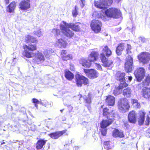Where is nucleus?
I'll return each instance as SVG.
<instances>
[{"mask_svg": "<svg viewBox=\"0 0 150 150\" xmlns=\"http://www.w3.org/2000/svg\"><path fill=\"white\" fill-rule=\"evenodd\" d=\"M112 0H100L99 1H95V6L96 7L100 9H104L111 4Z\"/></svg>", "mask_w": 150, "mask_h": 150, "instance_id": "nucleus-6", "label": "nucleus"}, {"mask_svg": "<svg viewBox=\"0 0 150 150\" xmlns=\"http://www.w3.org/2000/svg\"><path fill=\"white\" fill-rule=\"evenodd\" d=\"M32 102L34 104L35 106L37 108H38L37 104H40V102H39V100L35 98H33L32 100Z\"/></svg>", "mask_w": 150, "mask_h": 150, "instance_id": "nucleus-38", "label": "nucleus"}, {"mask_svg": "<svg viewBox=\"0 0 150 150\" xmlns=\"http://www.w3.org/2000/svg\"><path fill=\"white\" fill-rule=\"evenodd\" d=\"M145 113L144 112L141 111L140 112V117L138 119V122L139 125H142L144 123L145 119Z\"/></svg>", "mask_w": 150, "mask_h": 150, "instance_id": "nucleus-30", "label": "nucleus"}, {"mask_svg": "<svg viewBox=\"0 0 150 150\" xmlns=\"http://www.w3.org/2000/svg\"><path fill=\"white\" fill-rule=\"evenodd\" d=\"M66 24V22L63 21L62 23L60 25L61 30L64 35L67 37L71 38L74 36V32L72 30L70 29L69 27L67 26Z\"/></svg>", "mask_w": 150, "mask_h": 150, "instance_id": "nucleus-2", "label": "nucleus"}, {"mask_svg": "<svg viewBox=\"0 0 150 150\" xmlns=\"http://www.w3.org/2000/svg\"><path fill=\"white\" fill-rule=\"evenodd\" d=\"M84 71L88 77L91 79H94L98 76V73L94 69H84Z\"/></svg>", "mask_w": 150, "mask_h": 150, "instance_id": "nucleus-13", "label": "nucleus"}, {"mask_svg": "<svg viewBox=\"0 0 150 150\" xmlns=\"http://www.w3.org/2000/svg\"><path fill=\"white\" fill-rule=\"evenodd\" d=\"M112 52L108 47L106 45L103 49L102 53L100 54V59H104L107 58V57H109L111 55Z\"/></svg>", "mask_w": 150, "mask_h": 150, "instance_id": "nucleus-14", "label": "nucleus"}, {"mask_svg": "<svg viewBox=\"0 0 150 150\" xmlns=\"http://www.w3.org/2000/svg\"><path fill=\"white\" fill-rule=\"evenodd\" d=\"M19 8L22 10H26L30 7V0H23L19 3Z\"/></svg>", "mask_w": 150, "mask_h": 150, "instance_id": "nucleus-15", "label": "nucleus"}, {"mask_svg": "<svg viewBox=\"0 0 150 150\" xmlns=\"http://www.w3.org/2000/svg\"><path fill=\"white\" fill-rule=\"evenodd\" d=\"M34 60L38 64H39L44 61L45 57L41 53L38 52L35 54Z\"/></svg>", "mask_w": 150, "mask_h": 150, "instance_id": "nucleus-16", "label": "nucleus"}, {"mask_svg": "<svg viewBox=\"0 0 150 150\" xmlns=\"http://www.w3.org/2000/svg\"><path fill=\"white\" fill-rule=\"evenodd\" d=\"M63 110H61L60 111H61V112H62V111H63Z\"/></svg>", "mask_w": 150, "mask_h": 150, "instance_id": "nucleus-62", "label": "nucleus"}, {"mask_svg": "<svg viewBox=\"0 0 150 150\" xmlns=\"http://www.w3.org/2000/svg\"><path fill=\"white\" fill-rule=\"evenodd\" d=\"M128 119L130 122L134 123L136 122V113L135 111H132L129 113Z\"/></svg>", "mask_w": 150, "mask_h": 150, "instance_id": "nucleus-19", "label": "nucleus"}, {"mask_svg": "<svg viewBox=\"0 0 150 150\" xmlns=\"http://www.w3.org/2000/svg\"><path fill=\"white\" fill-rule=\"evenodd\" d=\"M146 120L147 122H146V125H149V123L150 122V118L148 116L147 117Z\"/></svg>", "mask_w": 150, "mask_h": 150, "instance_id": "nucleus-51", "label": "nucleus"}, {"mask_svg": "<svg viewBox=\"0 0 150 150\" xmlns=\"http://www.w3.org/2000/svg\"><path fill=\"white\" fill-rule=\"evenodd\" d=\"M125 74L124 73H118L117 74L116 79L120 82V84L126 83L125 78Z\"/></svg>", "mask_w": 150, "mask_h": 150, "instance_id": "nucleus-25", "label": "nucleus"}, {"mask_svg": "<svg viewBox=\"0 0 150 150\" xmlns=\"http://www.w3.org/2000/svg\"><path fill=\"white\" fill-rule=\"evenodd\" d=\"M65 78L69 81L71 80L74 79L73 74L69 70H66L65 71Z\"/></svg>", "mask_w": 150, "mask_h": 150, "instance_id": "nucleus-29", "label": "nucleus"}, {"mask_svg": "<svg viewBox=\"0 0 150 150\" xmlns=\"http://www.w3.org/2000/svg\"><path fill=\"white\" fill-rule=\"evenodd\" d=\"M40 104L42 105L45 106V107H48L49 106H51V104L49 103H43L42 102H40Z\"/></svg>", "mask_w": 150, "mask_h": 150, "instance_id": "nucleus-46", "label": "nucleus"}, {"mask_svg": "<svg viewBox=\"0 0 150 150\" xmlns=\"http://www.w3.org/2000/svg\"><path fill=\"white\" fill-rule=\"evenodd\" d=\"M102 26L101 22L97 20H93L91 24V26L92 30L96 33L99 32L101 30Z\"/></svg>", "mask_w": 150, "mask_h": 150, "instance_id": "nucleus-11", "label": "nucleus"}, {"mask_svg": "<svg viewBox=\"0 0 150 150\" xmlns=\"http://www.w3.org/2000/svg\"><path fill=\"white\" fill-rule=\"evenodd\" d=\"M46 140L40 139L38 140L36 143V148L37 150L42 149L44 147Z\"/></svg>", "mask_w": 150, "mask_h": 150, "instance_id": "nucleus-22", "label": "nucleus"}, {"mask_svg": "<svg viewBox=\"0 0 150 150\" xmlns=\"http://www.w3.org/2000/svg\"><path fill=\"white\" fill-rule=\"evenodd\" d=\"M128 80L130 81L132 79V77L131 76H128Z\"/></svg>", "mask_w": 150, "mask_h": 150, "instance_id": "nucleus-57", "label": "nucleus"}, {"mask_svg": "<svg viewBox=\"0 0 150 150\" xmlns=\"http://www.w3.org/2000/svg\"><path fill=\"white\" fill-rule=\"evenodd\" d=\"M6 4H8L9 3V0H5Z\"/></svg>", "mask_w": 150, "mask_h": 150, "instance_id": "nucleus-58", "label": "nucleus"}, {"mask_svg": "<svg viewBox=\"0 0 150 150\" xmlns=\"http://www.w3.org/2000/svg\"><path fill=\"white\" fill-rule=\"evenodd\" d=\"M67 51L65 50H62L61 52V54L62 56L63 55H66L67 54Z\"/></svg>", "mask_w": 150, "mask_h": 150, "instance_id": "nucleus-53", "label": "nucleus"}, {"mask_svg": "<svg viewBox=\"0 0 150 150\" xmlns=\"http://www.w3.org/2000/svg\"><path fill=\"white\" fill-rule=\"evenodd\" d=\"M86 103L89 104L91 102V98L89 96L84 98Z\"/></svg>", "mask_w": 150, "mask_h": 150, "instance_id": "nucleus-47", "label": "nucleus"}, {"mask_svg": "<svg viewBox=\"0 0 150 150\" xmlns=\"http://www.w3.org/2000/svg\"><path fill=\"white\" fill-rule=\"evenodd\" d=\"M75 79L76 85L78 87L81 86L82 84L86 85L88 83V79L83 76L77 74L75 76Z\"/></svg>", "mask_w": 150, "mask_h": 150, "instance_id": "nucleus-8", "label": "nucleus"}, {"mask_svg": "<svg viewBox=\"0 0 150 150\" xmlns=\"http://www.w3.org/2000/svg\"><path fill=\"white\" fill-rule=\"evenodd\" d=\"M66 25L74 31H79L80 30V26L78 23L74 24L72 23H67Z\"/></svg>", "mask_w": 150, "mask_h": 150, "instance_id": "nucleus-24", "label": "nucleus"}, {"mask_svg": "<svg viewBox=\"0 0 150 150\" xmlns=\"http://www.w3.org/2000/svg\"><path fill=\"white\" fill-rule=\"evenodd\" d=\"M112 136L115 137H123L124 135L122 132H120L117 129H115L113 131Z\"/></svg>", "mask_w": 150, "mask_h": 150, "instance_id": "nucleus-31", "label": "nucleus"}, {"mask_svg": "<svg viewBox=\"0 0 150 150\" xmlns=\"http://www.w3.org/2000/svg\"><path fill=\"white\" fill-rule=\"evenodd\" d=\"M113 117L114 118V119H115H115L116 118H117L118 117V115L117 114H113Z\"/></svg>", "mask_w": 150, "mask_h": 150, "instance_id": "nucleus-54", "label": "nucleus"}, {"mask_svg": "<svg viewBox=\"0 0 150 150\" xmlns=\"http://www.w3.org/2000/svg\"><path fill=\"white\" fill-rule=\"evenodd\" d=\"M71 55L70 54H68L66 55H63L61 56L62 59L63 60L67 61L69 60L71 58Z\"/></svg>", "mask_w": 150, "mask_h": 150, "instance_id": "nucleus-42", "label": "nucleus"}, {"mask_svg": "<svg viewBox=\"0 0 150 150\" xmlns=\"http://www.w3.org/2000/svg\"><path fill=\"white\" fill-rule=\"evenodd\" d=\"M9 107H10L11 108V110H12L13 109H12V107L11 106H9Z\"/></svg>", "mask_w": 150, "mask_h": 150, "instance_id": "nucleus-60", "label": "nucleus"}, {"mask_svg": "<svg viewBox=\"0 0 150 150\" xmlns=\"http://www.w3.org/2000/svg\"><path fill=\"white\" fill-rule=\"evenodd\" d=\"M118 106L119 110L123 112L128 110L130 107L128 100L124 98H121L119 101Z\"/></svg>", "mask_w": 150, "mask_h": 150, "instance_id": "nucleus-5", "label": "nucleus"}, {"mask_svg": "<svg viewBox=\"0 0 150 150\" xmlns=\"http://www.w3.org/2000/svg\"><path fill=\"white\" fill-rule=\"evenodd\" d=\"M121 28H120L119 30H121Z\"/></svg>", "mask_w": 150, "mask_h": 150, "instance_id": "nucleus-63", "label": "nucleus"}, {"mask_svg": "<svg viewBox=\"0 0 150 150\" xmlns=\"http://www.w3.org/2000/svg\"><path fill=\"white\" fill-rule=\"evenodd\" d=\"M80 3L81 7L82 8H83L85 5V1L84 0H81L80 1Z\"/></svg>", "mask_w": 150, "mask_h": 150, "instance_id": "nucleus-48", "label": "nucleus"}, {"mask_svg": "<svg viewBox=\"0 0 150 150\" xmlns=\"http://www.w3.org/2000/svg\"><path fill=\"white\" fill-rule=\"evenodd\" d=\"M52 32L55 34L57 39V40L55 43L56 45L59 47H65L67 43L65 40L60 38L62 37L60 35V30L59 29H54L52 30Z\"/></svg>", "mask_w": 150, "mask_h": 150, "instance_id": "nucleus-1", "label": "nucleus"}, {"mask_svg": "<svg viewBox=\"0 0 150 150\" xmlns=\"http://www.w3.org/2000/svg\"><path fill=\"white\" fill-rule=\"evenodd\" d=\"M91 62L89 61L88 59L87 60L84 58L81 59L80 62V63L82 64V66L86 68H89L90 67L91 65Z\"/></svg>", "mask_w": 150, "mask_h": 150, "instance_id": "nucleus-26", "label": "nucleus"}, {"mask_svg": "<svg viewBox=\"0 0 150 150\" xmlns=\"http://www.w3.org/2000/svg\"><path fill=\"white\" fill-rule=\"evenodd\" d=\"M149 115H150V111H149Z\"/></svg>", "mask_w": 150, "mask_h": 150, "instance_id": "nucleus-64", "label": "nucleus"}, {"mask_svg": "<svg viewBox=\"0 0 150 150\" xmlns=\"http://www.w3.org/2000/svg\"><path fill=\"white\" fill-rule=\"evenodd\" d=\"M68 108L69 111H71L73 109V107L70 105H69Z\"/></svg>", "mask_w": 150, "mask_h": 150, "instance_id": "nucleus-55", "label": "nucleus"}, {"mask_svg": "<svg viewBox=\"0 0 150 150\" xmlns=\"http://www.w3.org/2000/svg\"><path fill=\"white\" fill-rule=\"evenodd\" d=\"M20 111L22 112L23 114H25L26 113V110L24 107H22L20 110Z\"/></svg>", "mask_w": 150, "mask_h": 150, "instance_id": "nucleus-52", "label": "nucleus"}, {"mask_svg": "<svg viewBox=\"0 0 150 150\" xmlns=\"http://www.w3.org/2000/svg\"><path fill=\"white\" fill-rule=\"evenodd\" d=\"M24 48L25 50L23 52V55L28 58H30L32 57L34 54L31 51L36 50V47L35 45L30 44L28 46L25 45Z\"/></svg>", "mask_w": 150, "mask_h": 150, "instance_id": "nucleus-4", "label": "nucleus"}, {"mask_svg": "<svg viewBox=\"0 0 150 150\" xmlns=\"http://www.w3.org/2000/svg\"><path fill=\"white\" fill-rule=\"evenodd\" d=\"M145 70L144 68L140 67L137 69L134 72V75L138 81H140L144 78Z\"/></svg>", "mask_w": 150, "mask_h": 150, "instance_id": "nucleus-9", "label": "nucleus"}, {"mask_svg": "<svg viewBox=\"0 0 150 150\" xmlns=\"http://www.w3.org/2000/svg\"><path fill=\"white\" fill-rule=\"evenodd\" d=\"M133 59L130 55L127 56L125 63V68L126 72H130L132 70Z\"/></svg>", "mask_w": 150, "mask_h": 150, "instance_id": "nucleus-10", "label": "nucleus"}, {"mask_svg": "<svg viewBox=\"0 0 150 150\" xmlns=\"http://www.w3.org/2000/svg\"><path fill=\"white\" fill-rule=\"evenodd\" d=\"M98 53L97 52L92 51L88 57L89 61L91 62L96 61L98 59Z\"/></svg>", "mask_w": 150, "mask_h": 150, "instance_id": "nucleus-20", "label": "nucleus"}, {"mask_svg": "<svg viewBox=\"0 0 150 150\" xmlns=\"http://www.w3.org/2000/svg\"><path fill=\"white\" fill-rule=\"evenodd\" d=\"M150 82V76H148L144 80V83L146 85H148Z\"/></svg>", "mask_w": 150, "mask_h": 150, "instance_id": "nucleus-40", "label": "nucleus"}, {"mask_svg": "<svg viewBox=\"0 0 150 150\" xmlns=\"http://www.w3.org/2000/svg\"><path fill=\"white\" fill-rule=\"evenodd\" d=\"M113 120L112 119H109L105 120H103L100 123V127L102 128L101 131V133L103 136L106 135L107 130L106 128L111 124Z\"/></svg>", "mask_w": 150, "mask_h": 150, "instance_id": "nucleus-7", "label": "nucleus"}, {"mask_svg": "<svg viewBox=\"0 0 150 150\" xmlns=\"http://www.w3.org/2000/svg\"><path fill=\"white\" fill-rule=\"evenodd\" d=\"M120 84L118 87H115L113 91V94L115 96H117L120 94L122 92V88L128 86V85L126 83Z\"/></svg>", "mask_w": 150, "mask_h": 150, "instance_id": "nucleus-17", "label": "nucleus"}, {"mask_svg": "<svg viewBox=\"0 0 150 150\" xmlns=\"http://www.w3.org/2000/svg\"><path fill=\"white\" fill-rule=\"evenodd\" d=\"M139 61L144 64L147 63L150 59V54L148 52H142L138 56Z\"/></svg>", "mask_w": 150, "mask_h": 150, "instance_id": "nucleus-12", "label": "nucleus"}, {"mask_svg": "<svg viewBox=\"0 0 150 150\" xmlns=\"http://www.w3.org/2000/svg\"><path fill=\"white\" fill-rule=\"evenodd\" d=\"M41 29L39 28L38 29L35 30L34 31V34L37 36L38 37H40L43 35V34L41 32Z\"/></svg>", "mask_w": 150, "mask_h": 150, "instance_id": "nucleus-37", "label": "nucleus"}, {"mask_svg": "<svg viewBox=\"0 0 150 150\" xmlns=\"http://www.w3.org/2000/svg\"><path fill=\"white\" fill-rule=\"evenodd\" d=\"M131 103H132L133 107L134 108L139 109L141 108V106L140 104L137 99H132Z\"/></svg>", "mask_w": 150, "mask_h": 150, "instance_id": "nucleus-33", "label": "nucleus"}, {"mask_svg": "<svg viewBox=\"0 0 150 150\" xmlns=\"http://www.w3.org/2000/svg\"><path fill=\"white\" fill-rule=\"evenodd\" d=\"M131 49V47L130 45L129 44H127V47L126 48V51L127 53V54L129 55L131 53V51H130Z\"/></svg>", "mask_w": 150, "mask_h": 150, "instance_id": "nucleus-41", "label": "nucleus"}, {"mask_svg": "<svg viewBox=\"0 0 150 150\" xmlns=\"http://www.w3.org/2000/svg\"><path fill=\"white\" fill-rule=\"evenodd\" d=\"M139 42L141 44L144 43L146 42V40L144 37H141L139 38Z\"/></svg>", "mask_w": 150, "mask_h": 150, "instance_id": "nucleus-44", "label": "nucleus"}, {"mask_svg": "<svg viewBox=\"0 0 150 150\" xmlns=\"http://www.w3.org/2000/svg\"><path fill=\"white\" fill-rule=\"evenodd\" d=\"M25 40L27 43L31 42L34 43H36L37 42V40L34 37L28 35L25 36Z\"/></svg>", "mask_w": 150, "mask_h": 150, "instance_id": "nucleus-32", "label": "nucleus"}, {"mask_svg": "<svg viewBox=\"0 0 150 150\" xmlns=\"http://www.w3.org/2000/svg\"><path fill=\"white\" fill-rule=\"evenodd\" d=\"M96 66L97 67V69L99 70H101L102 68L101 66L99 64H96Z\"/></svg>", "mask_w": 150, "mask_h": 150, "instance_id": "nucleus-50", "label": "nucleus"}, {"mask_svg": "<svg viewBox=\"0 0 150 150\" xmlns=\"http://www.w3.org/2000/svg\"><path fill=\"white\" fill-rule=\"evenodd\" d=\"M100 59L103 63V66L105 67H108L112 66L113 62L112 60H108L107 58Z\"/></svg>", "mask_w": 150, "mask_h": 150, "instance_id": "nucleus-27", "label": "nucleus"}, {"mask_svg": "<svg viewBox=\"0 0 150 150\" xmlns=\"http://www.w3.org/2000/svg\"><path fill=\"white\" fill-rule=\"evenodd\" d=\"M67 131V130H64L62 131L56 132L49 134V136L52 139H57L64 134Z\"/></svg>", "mask_w": 150, "mask_h": 150, "instance_id": "nucleus-18", "label": "nucleus"}, {"mask_svg": "<svg viewBox=\"0 0 150 150\" xmlns=\"http://www.w3.org/2000/svg\"><path fill=\"white\" fill-rule=\"evenodd\" d=\"M132 92L131 89L129 88H127L124 89L123 91V95L127 97H130Z\"/></svg>", "mask_w": 150, "mask_h": 150, "instance_id": "nucleus-35", "label": "nucleus"}, {"mask_svg": "<svg viewBox=\"0 0 150 150\" xmlns=\"http://www.w3.org/2000/svg\"><path fill=\"white\" fill-rule=\"evenodd\" d=\"M72 13L74 17H76L78 14L77 6H75V9L72 11Z\"/></svg>", "mask_w": 150, "mask_h": 150, "instance_id": "nucleus-43", "label": "nucleus"}, {"mask_svg": "<svg viewBox=\"0 0 150 150\" xmlns=\"http://www.w3.org/2000/svg\"><path fill=\"white\" fill-rule=\"evenodd\" d=\"M92 16L95 18H96L99 17L100 16V15L98 12L95 11L93 12L92 14Z\"/></svg>", "mask_w": 150, "mask_h": 150, "instance_id": "nucleus-45", "label": "nucleus"}, {"mask_svg": "<svg viewBox=\"0 0 150 150\" xmlns=\"http://www.w3.org/2000/svg\"><path fill=\"white\" fill-rule=\"evenodd\" d=\"M109 110L106 108H105L103 109V116L108 117L109 114Z\"/></svg>", "mask_w": 150, "mask_h": 150, "instance_id": "nucleus-39", "label": "nucleus"}, {"mask_svg": "<svg viewBox=\"0 0 150 150\" xmlns=\"http://www.w3.org/2000/svg\"><path fill=\"white\" fill-rule=\"evenodd\" d=\"M16 7L15 2L13 1L10 4L7 8V11L11 13L14 10Z\"/></svg>", "mask_w": 150, "mask_h": 150, "instance_id": "nucleus-34", "label": "nucleus"}, {"mask_svg": "<svg viewBox=\"0 0 150 150\" xmlns=\"http://www.w3.org/2000/svg\"><path fill=\"white\" fill-rule=\"evenodd\" d=\"M104 147L105 149H112L113 146L110 141H106L104 142Z\"/></svg>", "mask_w": 150, "mask_h": 150, "instance_id": "nucleus-36", "label": "nucleus"}, {"mask_svg": "<svg viewBox=\"0 0 150 150\" xmlns=\"http://www.w3.org/2000/svg\"><path fill=\"white\" fill-rule=\"evenodd\" d=\"M31 129L33 131H34L35 129V125H32L31 127Z\"/></svg>", "mask_w": 150, "mask_h": 150, "instance_id": "nucleus-56", "label": "nucleus"}, {"mask_svg": "<svg viewBox=\"0 0 150 150\" xmlns=\"http://www.w3.org/2000/svg\"><path fill=\"white\" fill-rule=\"evenodd\" d=\"M1 145H2L3 144H5V142H1Z\"/></svg>", "mask_w": 150, "mask_h": 150, "instance_id": "nucleus-59", "label": "nucleus"}, {"mask_svg": "<svg viewBox=\"0 0 150 150\" xmlns=\"http://www.w3.org/2000/svg\"><path fill=\"white\" fill-rule=\"evenodd\" d=\"M44 54L45 57H47L49 54V51L47 50H45L44 52Z\"/></svg>", "mask_w": 150, "mask_h": 150, "instance_id": "nucleus-49", "label": "nucleus"}, {"mask_svg": "<svg viewBox=\"0 0 150 150\" xmlns=\"http://www.w3.org/2000/svg\"><path fill=\"white\" fill-rule=\"evenodd\" d=\"M115 98L114 97L110 95L108 96L106 99L107 104L109 106H113L115 104Z\"/></svg>", "mask_w": 150, "mask_h": 150, "instance_id": "nucleus-23", "label": "nucleus"}, {"mask_svg": "<svg viewBox=\"0 0 150 150\" xmlns=\"http://www.w3.org/2000/svg\"><path fill=\"white\" fill-rule=\"evenodd\" d=\"M142 93L143 96L144 98L150 99V88L147 87L143 88L142 90Z\"/></svg>", "mask_w": 150, "mask_h": 150, "instance_id": "nucleus-21", "label": "nucleus"}, {"mask_svg": "<svg viewBox=\"0 0 150 150\" xmlns=\"http://www.w3.org/2000/svg\"><path fill=\"white\" fill-rule=\"evenodd\" d=\"M105 13L107 16L114 18H118L121 16L120 10L115 8H111L106 10Z\"/></svg>", "mask_w": 150, "mask_h": 150, "instance_id": "nucleus-3", "label": "nucleus"}, {"mask_svg": "<svg viewBox=\"0 0 150 150\" xmlns=\"http://www.w3.org/2000/svg\"><path fill=\"white\" fill-rule=\"evenodd\" d=\"M124 45V44L123 43H120L118 45V46L116 48V52L118 55H120L121 54L122 51L125 48Z\"/></svg>", "mask_w": 150, "mask_h": 150, "instance_id": "nucleus-28", "label": "nucleus"}, {"mask_svg": "<svg viewBox=\"0 0 150 150\" xmlns=\"http://www.w3.org/2000/svg\"><path fill=\"white\" fill-rule=\"evenodd\" d=\"M112 149H107V150H111Z\"/></svg>", "mask_w": 150, "mask_h": 150, "instance_id": "nucleus-61", "label": "nucleus"}]
</instances>
